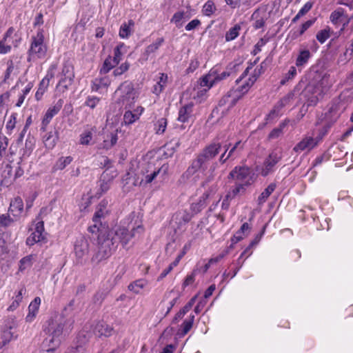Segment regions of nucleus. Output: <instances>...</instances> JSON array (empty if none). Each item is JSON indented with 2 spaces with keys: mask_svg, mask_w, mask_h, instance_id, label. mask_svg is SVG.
Listing matches in <instances>:
<instances>
[{
  "mask_svg": "<svg viewBox=\"0 0 353 353\" xmlns=\"http://www.w3.org/2000/svg\"><path fill=\"white\" fill-rule=\"evenodd\" d=\"M143 232L142 225L133 228L130 232L123 227H118L113 230L103 228L98 235V252L92 257V261L98 263L108 257L112 252L121 243L125 247L137 234Z\"/></svg>",
  "mask_w": 353,
  "mask_h": 353,
  "instance_id": "obj_1",
  "label": "nucleus"
},
{
  "mask_svg": "<svg viewBox=\"0 0 353 353\" xmlns=\"http://www.w3.org/2000/svg\"><path fill=\"white\" fill-rule=\"evenodd\" d=\"M73 323V320H67L63 316H57L47 322L43 331L48 336L43 342V347L47 352H52L59 345L63 335L68 333Z\"/></svg>",
  "mask_w": 353,
  "mask_h": 353,
  "instance_id": "obj_2",
  "label": "nucleus"
},
{
  "mask_svg": "<svg viewBox=\"0 0 353 353\" xmlns=\"http://www.w3.org/2000/svg\"><path fill=\"white\" fill-rule=\"evenodd\" d=\"M221 144L219 141H214L207 145L199 154L195 159L192 161L191 164L183 173V178L188 179L193 176L192 180L196 182L199 178V174L195 175L199 171L204 172L208 169L209 163L214 159L220 152Z\"/></svg>",
  "mask_w": 353,
  "mask_h": 353,
  "instance_id": "obj_3",
  "label": "nucleus"
},
{
  "mask_svg": "<svg viewBox=\"0 0 353 353\" xmlns=\"http://www.w3.org/2000/svg\"><path fill=\"white\" fill-rule=\"evenodd\" d=\"M44 36L43 30H39L35 36L32 37V41L28 50V60L32 59H42L46 56L47 48L43 43Z\"/></svg>",
  "mask_w": 353,
  "mask_h": 353,
  "instance_id": "obj_4",
  "label": "nucleus"
},
{
  "mask_svg": "<svg viewBox=\"0 0 353 353\" xmlns=\"http://www.w3.org/2000/svg\"><path fill=\"white\" fill-rule=\"evenodd\" d=\"M115 93L120 94L122 103L124 105V110H128L131 108V105L134 103V100L136 96V92L132 82L124 81L118 88ZM121 108H123V107H121Z\"/></svg>",
  "mask_w": 353,
  "mask_h": 353,
  "instance_id": "obj_5",
  "label": "nucleus"
},
{
  "mask_svg": "<svg viewBox=\"0 0 353 353\" xmlns=\"http://www.w3.org/2000/svg\"><path fill=\"white\" fill-rule=\"evenodd\" d=\"M229 178L243 182L246 186L254 181V173L248 167H235L229 174Z\"/></svg>",
  "mask_w": 353,
  "mask_h": 353,
  "instance_id": "obj_6",
  "label": "nucleus"
},
{
  "mask_svg": "<svg viewBox=\"0 0 353 353\" xmlns=\"http://www.w3.org/2000/svg\"><path fill=\"white\" fill-rule=\"evenodd\" d=\"M338 116L334 112H321L317 115L316 124L321 125L320 133L323 136L327 132L332 124L336 121Z\"/></svg>",
  "mask_w": 353,
  "mask_h": 353,
  "instance_id": "obj_7",
  "label": "nucleus"
},
{
  "mask_svg": "<svg viewBox=\"0 0 353 353\" xmlns=\"http://www.w3.org/2000/svg\"><path fill=\"white\" fill-rule=\"evenodd\" d=\"M323 137V135L321 133H319L316 137L305 136L294 147L293 150L296 152H301L303 151L310 152L318 145Z\"/></svg>",
  "mask_w": 353,
  "mask_h": 353,
  "instance_id": "obj_8",
  "label": "nucleus"
},
{
  "mask_svg": "<svg viewBox=\"0 0 353 353\" xmlns=\"http://www.w3.org/2000/svg\"><path fill=\"white\" fill-rule=\"evenodd\" d=\"M89 252V243L88 240L81 236L77 239L74 244V252L77 256L78 263L81 264L85 263L86 256Z\"/></svg>",
  "mask_w": 353,
  "mask_h": 353,
  "instance_id": "obj_9",
  "label": "nucleus"
},
{
  "mask_svg": "<svg viewBox=\"0 0 353 353\" xmlns=\"http://www.w3.org/2000/svg\"><path fill=\"white\" fill-rule=\"evenodd\" d=\"M282 159V153L280 151H273L266 158L264 161L263 167L261 170V174L263 176H268L274 171L276 164Z\"/></svg>",
  "mask_w": 353,
  "mask_h": 353,
  "instance_id": "obj_10",
  "label": "nucleus"
},
{
  "mask_svg": "<svg viewBox=\"0 0 353 353\" xmlns=\"http://www.w3.org/2000/svg\"><path fill=\"white\" fill-rule=\"evenodd\" d=\"M216 191V185H213L210 187L209 189L199 198L198 201L192 203L190 207L192 212L194 214L200 212L207 205L208 199L214 195Z\"/></svg>",
  "mask_w": 353,
  "mask_h": 353,
  "instance_id": "obj_11",
  "label": "nucleus"
},
{
  "mask_svg": "<svg viewBox=\"0 0 353 353\" xmlns=\"http://www.w3.org/2000/svg\"><path fill=\"white\" fill-rule=\"evenodd\" d=\"M118 128L111 126L110 129H107L103 132V148L106 150L110 149L117 142L118 140Z\"/></svg>",
  "mask_w": 353,
  "mask_h": 353,
  "instance_id": "obj_12",
  "label": "nucleus"
},
{
  "mask_svg": "<svg viewBox=\"0 0 353 353\" xmlns=\"http://www.w3.org/2000/svg\"><path fill=\"white\" fill-rule=\"evenodd\" d=\"M59 138V131L56 128L46 132V134L43 137V141L45 147L48 150L53 149L55 147Z\"/></svg>",
  "mask_w": 353,
  "mask_h": 353,
  "instance_id": "obj_13",
  "label": "nucleus"
},
{
  "mask_svg": "<svg viewBox=\"0 0 353 353\" xmlns=\"http://www.w3.org/2000/svg\"><path fill=\"white\" fill-rule=\"evenodd\" d=\"M139 170L138 179H140V181L138 182V180H135L133 183L134 185H137L139 184L140 186H145L151 183L150 180H148V178H150V174H149V169L147 168V163H142L139 167Z\"/></svg>",
  "mask_w": 353,
  "mask_h": 353,
  "instance_id": "obj_14",
  "label": "nucleus"
},
{
  "mask_svg": "<svg viewBox=\"0 0 353 353\" xmlns=\"http://www.w3.org/2000/svg\"><path fill=\"white\" fill-rule=\"evenodd\" d=\"M94 334L99 337H108L112 335L113 328L104 321L98 322L94 328Z\"/></svg>",
  "mask_w": 353,
  "mask_h": 353,
  "instance_id": "obj_15",
  "label": "nucleus"
},
{
  "mask_svg": "<svg viewBox=\"0 0 353 353\" xmlns=\"http://www.w3.org/2000/svg\"><path fill=\"white\" fill-rule=\"evenodd\" d=\"M250 226L248 223H244L240 229L234 234V236L231 239L232 244L228 248V250L232 248L233 245L236 244L241 240H242L245 236H246L250 231Z\"/></svg>",
  "mask_w": 353,
  "mask_h": 353,
  "instance_id": "obj_16",
  "label": "nucleus"
},
{
  "mask_svg": "<svg viewBox=\"0 0 353 353\" xmlns=\"http://www.w3.org/2000/svg\"><path fill=\"white\" fill-rule=\"evenodd\" d=\"M41 304V299L35 297L28 306V314L26 317L28 322H31L35 318Z\"/></svg>",
  "mask_w": 353,
  "mask_h": 353,
  "instance_id": "obj_17",
  "label": "nucleus"
},
{
  "mask_svg": "<svg viewBox=\"0 0 353 353\" xmlns=\"http://www.w3.org/2000/svg\"><path fill=\"white\" fill-rule=\"evenodd\" d=\"M9 211L14 216H19L23 211V203L21 198L17 196L10 203Z\"/></svg>",
  "mask_w": 353,
  "mask_h": 353,
  "instance_id": "obj_18",
  "label": "nucleus"
},
{
  "mask_svg": "<svg viewBox=\"0 0 353 353\" xmlns=\"http://www.w3.org/2000/svg\"><path fill=\"white\" fill-rule=\"evenodd\" d=\"M108 201L106 200H102L97 208V210L93 216L92 221L95 223H99L101 218L105 217L108 214Z\"/></svg>",
  "mask_w": 353,
  "mask_h": 353,
  "instance_id": "obj_19",
  "label": "nucleus"
},
{
  "mask_svg": "<svg viewBox=\"0 0 353 353\" xmlns=\"http://www.w3.org/2000/svg\"><path fill=\"white\" fill-rule=\"evenodd\" d=\"M114 177V175H110L106 171L101 174L99 181L101 194L106 192L110 189Z\"/></svg>",
  "mask_w": 353,
  "mask_h": 353,
  "instance_id": "obj_20",
  "label": "nucleus"
},
{
  "mask_svg": "<svg viewBox=\"0 0 353 353\" xmlns=\"http://www.w3.org/2000/svg\"><path fill=\"white\" fill-rule=\"evenodd\" d=\"M14 29L10 27L5 33L3 39L0 40V52L1 54H6L11 50V46L7 44L8 39L14 34Z\"/></svg>",
  "mask_w": 353,
  "mask_h": 353,
  "instance_id": "obj_21",
  "label": "nucleus"
},
{
  "mask_svg": "<svg viewBox=\"0 0 353 353\" xmlns=\"http://www.w3.org/2000/svg\"><path fill=\"white\" fill-rule=\"evenodd\" d=\"M134 26V22L132 19L128 20L127 23H122L119 29V37L122 39H128L133 32Z\"/></svg>",
  "mask_w": 353,
  "mask_h": 353,
  "instance_id": "obj_22",
  "label": "nucleus"
},
{
  "mask_svg": "<svg viewBox=\"0 0 353 353\" xmlns=\"http://www.w3.org/2000/svg\"><path fill=\"white\" fill-rule=\"evenodd\" d=\"M110 80L107 77H97L92 81V89L94 91H101L106 89L110 85Z\"/></svg>",
  "mask_w": 353,
  "mask_h": 353,
  "instance_id": "obj_23",
  "label": "nucleus"
},
{
  "mask_svg": "<svg viewBox=\"0 0 353 353\" xmlns=\"http://www.w3.org/2000/svg\"><path fill=\"white\" fill-rule=\"evenodd\" d=\"M164 43V39L163 37L158 38L155 42L148 46L143 53V57L148 60L150 54L155 52L161 45Z\"/></svg>",
  "mask_w": 353,
  "mask_h": 353,
  "instance_id": "obj_24",
  "label": "nucleus"
},
{
  "mask_svg": "<svg viewBox=\"0 0 353 353\" xmlns=\"http://www.w3.org/2000/svg\"><path fill=\"white\" fill-rule=\"evenodd\" d=\"M73 161L71 156L59 157L52 167L53 171L62 170L70 165Z\"/></svg>",
  "mask_w": 353,
  "mask_h": 353,
  "instance_id": "obj_25",
  "label": "nucleus"
},
{
  "mask_svg": "<svg viewBox=\"0 0 353 353\" xmlns=\"http://www.w3.org/2000/svg\"><path fill=\"white\" fill-rule=\"evenodd\" d=\"M128 47L123 43H121L114 50L113 63H119L122 56L128 51Z\"/></svg>",
  "mask_w": 353,
  "mask_h": 353,
  "instance_id": "obj_26",
  "label": "nucleus"
},
{
  "mask_svg": "<svg viewBox=\"0 0 353 353\" xmlns=\"http://www.w3.org/2000/svg\"><path fill=\"white\" fill-rule=\"evenodd\" d=\"M310 57L311 53L309 50H301L296 60V65L297 67L304 65L307 63Z\"/></svg>",
  "mask_w": 353,
  "mask_h": 353,
  "instance_id": "obj_27",
  "label": "nucleus"
},
{
  "mask_svg": "<svg viewBox=\"0 0 353 353\" xmlns=\"http://www.w3.org/2000/svg\"><path fill=\"white\" fill-rule=\"evenodd\" d=\"M213 75L214 70H211L208 74L201 78L199 83L201 88H204L208 90H210L215 84L212 83V81L214 80Z\"/></svg>",
  "mask_w": 353,
  "mask_h": 353,
  "instance_id": "obj_28",
  "label": "nucleus"
},
{
  "mask_svg": "<svg viewBox=\"0 0 353 353\" xmlns=\"http://www.w3.org/2000/svg\"><path fill=\"white\" fill-rule=\"evenodd\" d=\"M148 285V281L145 279H138L131 283L128 285V289L135 294H139L144 287Z\"/></svg>",
  "mask_w": 353,
  "mask_h": 353,
  "instance_id": "obj_29",
  "label": "nucleus"
},
{
  "mask_svg": "<svg viewBox=\"0 0 353 353\" xmlns=\"http://www.w3.org/2000/svg\"><path fill=\"white\" fill-rule=\"evenodd\" d=\"M236 99L234 98H232L230 95L224 96L220 101H219V108H225L226 110H229L230 108L233 107V105L236 103Z\"/></svg>",
  "mask_w": 353,
  "mask_h": 353,
  "instance_id": "obj_30",
  "label": "nucleus"
},
{
  "mask_svg": "<svg viewBox=\"0 0 353 353\" xmlns=\"http://www.w3.org/2000/svg\"><path fill=\"white\" fill-rule=\"evenodd\" d=\"M49 83H50V79L48 77V76L41 80V81L39 83L37 91L36 92V94H35V97H36L37 100L41 99L43 93L47 90V88L49 85Z\"/></svg>",
  "mask_w": 353,
  "mask_h": 353,
  "instance_id": "obj_31",
  "label": "nucleus"
},
{
  "mask_svg": "<svg viewBox=\"0 0 353 353\" xmlns=\"http://www.w3.org/2000/svg\"><path fill=\"white\" fill-rule=\"evenodd\" d=\"M26 293V289L22 288L19 290L17 294L15 296L14 301L11 305L8 307V311H14L16 310L23 299V295Z\"/></svg>",
  "mask_w": 353,
  "mask_h": 353,
  "instance_id": "obj_32",
  "label": "nucleus"
},
{
  "mask_svg": "<svg viewBox=\"0 0 353 353\" xmlns=\"http://www.w3.org/2000/svg\"><path fill=\"white\" fill-rule=\"evenodd\" d=\"M92 129H86L81 134L79 143L81 145H90L92 139Z\"/></svg>",
  "mask_w": 353,
  "mask_h": 353,
  "instance_id": "obj_33",
  "label": "nucleus"
},
{
  "mask_svg": "<svg viewBox=\"0 0 353 353\" xmlns=\"http://www.w3.org/2000/svg\"><path fill=\"white\" fill-rule=\"evenodd\" d=\"M141 112H125L123 122L125 125H130L139 119Z\"/></svg>",
  "mask_w": 353,
  "mask_h": 353,
  "instance_id": "obj_34",
  "label": "nucleus"
},
{
  "mask_svg": "<svg viewBox=\"0 0 353 353\" xmlns=\"http://www.w3.org/2000/svg\"><path fill=\"white\" fill-rule=\"evenodd\" d=\"M257 68H255L252 77L249 78L248 81L239 88L240 92L243 93H245L248 92L249 88L254 83L257 78L259 77L257 76Z\"/></svg>",
  "mask_w": 353,
  "mask_h": 353,
  "instance_id": "obj_35",
  "label": "nucleus"
},
{
  "mask_svg": "<svg viewBox=\"0 0 353 353\" xmlns=\"http://www.w3.org/2000/svg\"><path fill=\"white\" fill-rule=\"evenodd\" d=\"M276 188L275 183H270L264 191L259 195L258 200L259 203H264Z\"/></svg>",
  "mask_w": 353,
  "mask_h": 353,
  "instance_id": "obj_36",
  "label": "nucleus"
},
{
  "mask_svg": "<svg viewBox=\"0 0 353 353\" xmlns=\"http://www.w3.org/2000/svg\"><path fill=\"white\" fill-rule=\"evenodd\" d=\"M32 260H33V255H28L23 258H22L19 261V270L21 272L24 271L27 268H30L32 265Z\"/></svg>",
  "mask_w": 353,
  "mask_h": 353,
  "instance_id": "obj_37",
  "label": "nucleus"
},
{
  "mask_svg": "<svg viewBox=\"0 0 353 353\" xmlns=\"http://www.w3.org/2000/svg\"><path fill=\"white\" fill-rule=\"evenodd\" d=\"M241 26L239 24H236L234 27L231 28L225 34V40L230 41L235 39L239 34V30Z\"/></svg>",
  "mask_w": 353,
  "mask_h": 353,
  "instance_id": "obj_38",
  "label": "nucleus"
},
{
  "mask_svg": "<svg viewBox=\"0 0 353 353\" xmlns=\"http://www.w3.org/2000/svg\"><path fill=\"white\" fill-rule=\"evenodd\" d=\"M35 141L33 137H28L25 143V148H23V157H28L32 152L34 148Z\"/></svg>",
  "mask_w": 353,
  "mask_h": 353,
  "instance_id": "obj_39",
  "label": "nucleus"
},
{
  "mask_svg": "<svg viewBox=\"0 0 353 353\" xmlns=\"http://www.w3.org/2000/svg\"><path fill=\"white\" fill-rule=\"evenodd\" d=\"M44 239L43 234L36 233L34 231L30 236H28L26 239V244L29 246H32L37 243H39Z\"/></svg>",
  "mask_w": 353,
  "mask_h": 353,
  "instance_id": "obj_40",
  "label": "nucleus"
},
{
  "mask_svg": "<svg viewBox=\"0 0 353 353\" xmlns=\"http://www.w3.org/2000/svg\"><path fill=\"white\" fill-rule=\"evenodd\" d=\"M286 126L285 121L279 124V127L274 128L268 135L269 139H276L279 138L282 134L283 128Z\"/></svg>",
  "mask_w": 353,
  "mask_h": 353,
  "instance_id": "obj_41",
  "label": "nucleus"
},
{
  "mask_svg": "<svg viewBox=\"0 0 353 353\" xmlns=\"http://www.w3.org/2000/svg\"><path fill=\"white\" fill-rule=\"evenodd\" d=\"M216 10V6L212 0H208L203 6L202 12L204 15L210 17Z\"/></svg>",
  "mask_w": 353,
  "mask_h": 353,
  "instance_id": "obj_42",
  "label": "nucleus"
},
{
  "mask_svg": "<svg viewBox=\"0 0 353 353\" xmlns=\"http://www.w3.org/2000/svg\"><path fill=\"white\" fill-rule=\"evenodd\" d=\"M345 11L343 8H339L332 12L330 14V20L334 24H339L340 21L342 20L343 15Z\"/></svg>",
  "mask_w": 353,
  "mask_h": 353,
  "instance_id": "obj_43",
  "label": "nucleus"
},
{
  "mask_svg": "<svg viewBox=\"0 0 353 353\" xmlns=\"http://www.w3.org/2000/svg\"><path fill=\"white\" fill-rule=\"evenodd\" d=\"M147 168L149 169V174H150V178H148V180H150L152 183L157 175L161 172L163 166L160 168H157L152 163H147Z\"/></svg>",
  "mask_w": 353,
  "mask_h": 353,
  "instance_id": "obj_44",
  "label": "nucleus"
},
{
  "mask_svg": "<svg viewBox=\"0 0 353 353\" xmlns=\"http://www.w3.org/2000/svg\"><path fill=\"white\" fill-rule=\"evenodd\" d=\"M330 37V28L327 27L326 28L319 31L316 35V38L321 43H325V41Z\"/></svg>",
  "mask_w": 353,
  "mask_h": 353,
  "instance_id": "obj_45",
  "label": "nucleus"
},
{
  "mask_svg": "<svg viewBox=\"0 0 353 353\" xmlns=\"http://www.w3.org/2000/svg\"><path fill=\"white\" fill-rule=\"evenodd\" d=\"M243 149V143H242L241 141H237L230 150L228 154V158L236 157Z\"/></svg>",
  "mask_w": 353,
  "mask_h": 353,
  "instance_id": "obj_46",
  "label": "nucleus"
},
{
  "mask_svg": "<svg viewBox=\"0 0 353 353\" xmlns=\"http://www.w3.org/2000/svg\"><path fill=\"white\" fill-rule=\"evenodd\" d=\"M119 63H113V58L108 57L104 61L101 72L108 73L112 68H114Z\"/></svg>",
  "mask_w": 353,
  "mask_h": 353,
  "instance_id": "obj_47",
  "label": "nucleus"
},
{
  "mask_svg": "<svg viewBox=\"0 0 353 353\" xmlns=\"http://www.w3.org/2000/svg\"><path fill=\"white\" fill-rule=\"evenodd\" d=\"M292 98L293 94H288V95L282 98L279 101H278L276 108L278 109L289 108L288 105L290 103Z\"/></svg>",
  "mask_w": 353,
  "mask_h": 353,
  "instance_id": "obj_48",
  "label": "nucleus"
},
{
  "mask_svg": "<svg viewBox=\"0 0 353 353\" xmlns=\"http://www.w3.org/2000/svg\"><path fill=\"white\" fill-rule=\"evenodd\" d=\"M57 112H47L42 120L41 130L45 132L46 127L50 122Z\"/></svg>",
  "mask_w": 353,
  "mask_h": 353,
  "instance_id": "obj_49",
  "label": "nucleus"
},
{
  "mask_svg": "<svg viewBox=\"0 0 353 353\" xmlns=\"http://www.w3.org/2000/svg\"><path fill=\"white\" fill-rule=\"evenodd\" d=\"M167 126V120L164 118H161L157 121L155 124L156 132L159 134H163Z\"/></svg>",
  "mask_w": 353,
  "mask_h": 353,
  "instance_id": "obj_50",
  "label": "nucleus"
},
{
  "mask_svg": "<svg viewBox=\"0 0 353 353\" xmlns=\"http://www.w3.org/2000/svg\"><path fill=\"white\" fill-rule=\"evenodd\" d=\"M62 74L64 77L59 81L60 84L66 81L67 79H68V81L70 82L74 77V74L70 70V68L69 66H64L63 68Z\"/></svg>",
  "mask_w": 353,
  "mask_h": 353,
  "instance_id": "obj_51",
  "label": "nucleus"
},
{
  "mask_svg": "<svg viewBox=\"0 0 353 353\" xmlns=\"http://www.w3.org/2000/svg\"><path fill=\"white\" fill-rule=\"evenodd\" d=\"M245 184H238L234 188H232L228 193L232 195V197L234 199L239 194H243L245 191Z\"/></svg>",
  "mask_w": 353,
  "mask_h": 353,
  "instance_id": "obj_52",
  "label": "nucleus"
},
{
  "mask_svg": "<svg viewBox=\"0 0 353 353\" xmlns=\"http://www.w3.org/2000/svg\"><path fill=\"white\" fill-rule=\"evenodd\" d=\"M230 75V72L228 71H224L221 72V74H217L215 70H214V75L213 78L214 80L212 81V83H217L218 82L225 79L227 77H228Z\"/></svg>",
  "mask_w": 353,
  "mask_h": 353,
  "instance_id": "obj_53",
  "label": "nucleus"
},
{
  "mask_svg": "<svg viewBox=\"0 0 353 353\" xmlns=\"http://www.w3.org/2000/svg\"><path fill=\"white\" fill-rule=\"evenodd\" d=\"M130 68V63L127 61L122 63L119 67L114 69L113 71V74L115 77L120 76L122 74H123L125 72H126Z\"/></svg>",
  "mask_w": 353,
  "mask_h": 353,
  "instance_id": "obj_54",
  "label": "nucleus"
},
{
  "mask_svg": "<svg viewBox=\"0 0 353 353\" xmlns=\"http://www.w3.org/2000/svg\"><path fill=\"white\" fill-rule=\"evenodd\" d=\"M8 144V139L6 137L3 136L0 137V160L2 157L6 154V149Z\"/></svg>",
  "mask_w": 353,
  "mask_h": 353,
  "instance_id": "obj_55",
  "label": "nucleus"
},
{
  "mask_svg": "<svg viewBox=\"0 0 353 353\" xmlns=\"http://www.w3.org/2000/svg\"><path fill=\"white\" fill-rule=\"evenodd\" d=\"M316 19H310L302 24L300 31L295 38L298 36L302 35L309 28H310L315 22Z\"/></svg>",
  "mask_w": 353,
  "mask_h": 353,
  "instance_id": "obj_56",
  "label": "nucleus"
},
{
  "mask_svg": "<svg viewBox=\"0 0 353 353\" xmlns=\"http://www.w3.org/2000/svg\"><path fill=\"white\" fill-rule=\"evenodd\" d=\"M17 113H12L10 116L9 121L6 123V129L9 131L12 130L17 123Z\"/></svg>",
  "mask_w": 353,
  "mask_h": 353,
  "instance_id": "obj_57",
  "label": "nucleus"
},
{
  "mask_svg": "<svg viewBox=\"0 0 353 353\" xmlns=\"http://www.w3.org/2000/svg\"><path fill=\"white\" fill-rule=\"evenodd\" d=\"M245 256V254L243 252H242L240 255V256L239 257V259L236 260V263L238 265V267L234 270H233V272L231 275V278H233L234 277L237 272H239V270L241 269V268L243 266V263L245 260V259H243V257Z\"/></svg>",
  "mask_w": 353,
  "mask_h": 353,
  "instance_id": "obj_58",
  "label": "nucleus"
},
{
  "mask_svg": "<svg viewBox=\"0 0 353 353\" xmlns=\"http://www.w3.org/2000/svg\"><path fill=\"white\" fill-rule=\"evenodd\" d=\"M13 222V219L10 216L2 214L0 216V225L3 227H8Z\"/></svg>",
  "mask_w": 353,
  "mask_h": 353,
  "instance_id": "obj_59",
  "label": "nucleus"
},
{
  "mask_svg": "<svg viewBox=\"0 0 353 353\" xmlns=\"http://www.w3.org/2000/svg\"><path fill=\"white\" fill-rule=\"evenodd\" d=\"M99 103V99L97 97H89L86 100L85 105L91 108L94 109L97 107V105Z\"/></svg>",
  "mask_w": 353,
  "mask_h": 353,
  "instance_id": "obj_60",
  "label": "nucleus"
},
{
  "mask_svg": "<svg viewBox=\"0 0 353 353\" xmlns=\"http://www.w3.org/2000/svg\"><path fill=\"white\" fill-rule=\"evenodd\" d=\"M233 199L231 194H229L227 193V194L225 196L222 203H221V208L223 210H228L230 205V201Z\"/></svg>",
  "mask_w": 353,
  "mask_h": 353,
  "instance_id": "obj_61",
  "label": "nucleus"
},
{
  "mask_svg": "<svg viewBox=\"0 0 353 353\" xmlns=\"http://www.w3.org/2000/svg\"><path fill=\"white\" fill-rule=\"evenodd\" d=\"M190 119V112H179L177 120L182 123H188Z\"/></svg>",
  "mask_w": 353,
  "mask_h": 353,
  "instance_id": "obj_62",
  "label": "nucleus"
},
{
  "mask_svg": "<svg viewBox=\"0 0 353 353\" xmlns=\"http://www.w3.org/2000/svg\"><path fill=\"white\" fill-rule=\"evenodd\" d=\"M200 25H201V21L199 19H195L192 20L190 22H189L185 26V28L187 31H190V30H194Z\"/></svg>",
  "mask_w": 353,
  "mask_h": 353,
  "instance_id": "obj_63",
  "label": "nucleus"
},
{
  "mask_svg": "<svg viewBox=\"0 0 353 353\" xmlns=\"http://www.w3.org/2000/svg\"><path fill=\"white\" fill-rule=\"evenodd\" d=\"M196 271H194L191 274L188 275L183 283V288H185L190 284L193 283L195 279Z\"/></svg>",
  "mask_w": 353,
  "mask_h": 353,
  "instance_id": "obj_64",
  "label": "nucleus"
}]
</instances>
